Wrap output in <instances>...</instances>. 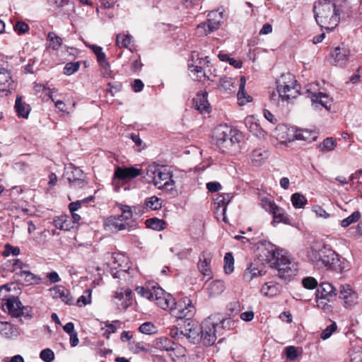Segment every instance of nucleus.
<instances>
[{"label":"nucleus","instance_id":"44","mask_svg":"<svg viewBox=\"0 0 362 362\" xmlns=\"http://www.w3.org/2000/svg\"><path fill=\"white\" fill-rule=\"evenodd\" d=\"M47 39L50 42L49 47L54 49L57 50L60 48L62 40L60 37L53 32H49L47 35Z\"/></svg>","mask_w":362,"mask_h":362},{"label":"nucleus","instance_id":"49","mask_svg":"<svg viewBox=\"0 0 362 362\" xmlns=\"http://www.w3.org/2000/svg\"><path fill=\"white\" fill-rule=\"evenodd\" d=\"M224 270L226 274H230L234 269V259L231 252H227L224 257Z\"/></svg>","mask_w":362,"mask_h":362},{"label":"nucleus","instance_id":"51","mask_svg":"<svg viewBox=\"0 0 362 362\" xmlns=\"http://www.w3.org/2000/svg\"><path fill=\"white\" fill-rule=\"evenodd\" d=\"M188 66L189 70L196 76L197 81H202V78L205 77V71L201 66L189 64Z\"/></svg>","mask_w":362,"mask_h":362},{"label":"nucleus","instance_id":"60","mask_svg":"<svg viewBox=\"0 0 362 362\" xmlns=\"http://www.w3.org/2000/svg\"><path fill=\"white\" fill-rule=\"evenodd\" d=\"M262 207L267 211L272 213L274 210L278 206L274 202L268 199H262Z\"/></svg>","mask_w":362,"mask_h":362},{"label":"nucleus","instance_id":"11","mask_svg":"<svg viewBox=\"0 0 362 362\" xmlns=\"http://www.w3.org/2000/svg\"><path fill=\"white\" fill-rule=\"evenodd\" d=\"M142 175V170L134 167H117L115 170L113 182L117 180L127 182Z\"/></svg>","mask_w":362,"mask_h":362},{"label":"nucleus","instance_id":"17","mask_svg":"<svg viewBox=\"0 0 362 362\" xmlns=\"http://www.w3.org/2000/svg\"><path fill=\"white\" fill-rule=\"evenodd\" d=\"M211 255L209 252H203L199 256V261L197 267L198 269L202 274L208 279L212 276V272L211 270Z\"/></svg>","mask_w":362,"mask_h":362},{"label":"nucleus","instance_id":"16","mask_svg":"<svg viewBox=\"0 0 362 362\" xmlns=\"http://www.w3.org/2000/svg\"><path fill=\"white\" fill-rule=\"evenodd\" d=\"M105 226L114 231L125 230L136 226L135 221L124 222L118 216H111L105 221Z\"/></svg>","mask_w":362,"mask_h":362},{"label":"nucleus","instance_id":"40","mask_svg":"<svg viewBox=\"0 0 362 362\" xmlns=\"http://www.w3.org/2000/svg\"><path fill=\"white\" fill-rule=\"evenodd\" d=\"M291 200L293 206L296 209L303 208L308 202L303 194L298 192L292 194Z\"/></svg>","mask_w":362,"mask_h":362},{"label":"nucleus","instance_id":"52","mask_svg":"<svg viewBox=\"0 0 362 362\" xmlns=\"http://www.w3.org/2000/svg\"><path fill=\"white\" fill-rule=\"evenodd\" d=\"M156 327L151 322H146L141 324L139 328L140 332L145 334H151L156 332Z\"/></svg>","mask_w":362,"mask_h":362},{"label":"nucleus","instance_id":"22","mask_svg":"<svg viewBox=\"0 0 362 362\" xmlns=\"http://www.w3.org/2000/svg\"><path fill=\"white\" fill-rule=\"evenodd\" d=\"M293 136L297 140H302L310 143L317 139L318 134L313 130L296 129Z\"/></svg>","mask_w":362,"mask_h":362},{"label":"nucleus","instance_id":"35","mask_svg":"<svg viewBox=\"0 0 362 362\" xmlns=\"http://www.w3.org/2000/svg\"><path fill=\"white\" fill-rule=\"evenodd\" d=\"M147 228H151L155 230H162L165 228V222L157 218H148L145 221Z\"/></svg>","mask_w":362,"mask_h":362},{"label":"nucleus","instance_id":"28","mask_svg":"<svg viewBox=\"0 0 362 362\" xmlns=\"http://www.w3.org/2000/svg\"><path fill=\"white\" fill-rule=\"evenodd\" d=\"M245 84H246L245 77L241 76L240 79L239 90L237 94L238 100L239 104L240 105H243L245 103L250 102L252 100V98L247 94V93L245 90Z\"/></svg>","mask_w":362,"mask_h":362},{"label":"nucleus","instance_id":"37","mask_svg":"<svg viewBox=\"0 0 362 362\" xmlns=\"http://www.w3.org/2000/svg\"><path fill=\"white\" fill-rule=\"evenodd\" d=\"M336 146V140L332 137H327L318 145V148L320 151L325 153L333 151Z\"/></svg>","mask_w":362,"mask_h":362},{"label":"nucleus","instance_id":"63","mask_svg":"<svg viewBox=\"0 0 362 362\" xmlns=\"http://www.w3.org/2000/svg\"><path fill=\"white\" fill-rule=\"evenodd\" d=\"M136 291L139 293L141 295V296L148 299L151 300L153 298L152 291L146 289L144 287H137Z\"/></svg>","mask_w":362,"mask_h":362},{"label":"nucleus","instance_id":"3","mask_svg":"<svg viewBox=\"0 0 362 362\" xmlns=\"http://www.w3.org/2000/svg\"><path fill=\"white\" fill-rule=\"evenodd\" d=\"M276 83L277 91H272L270 94V102L273 105L284 106V103H288L299 95V85L293 74H282Z\"/></svg>","mask_w":362,"mask_h":362},{"label":"nucleus","instance_id":"36","mask_svg":"<svg viewBox=\"0 0 362 362\" xmlns=\"http://www.w3.org/2000/svg\"><path fill=\"white\" fill-rule=\"evenodd\" d=\"M154 302L163 310H166L168 308L171 310L174 305V300L172 296L167 293L163 296L158 297V299Z\"/></svg>","mask_w":362,"mask_h":362},{"label":"nucleus","instance_id":"14","mask_svg":"<svg viewBox=\"0 0 362 362\" xmlns=\"http://www.w3.org/2000/svg\"><path fill=\"white\" fill-rule=\"evenodd\" d=\"M336 295V289L331 284L327 282L321 283L316 291V298L318 306H320V303L325 304V305H327V303H324L323 300H327L329 301V298L334 297Z\"/></svg>","mask_w":362,"mask_h":362},{"label":"nucleus","instance_id":"4","mask_svg":"<svg viewBox=\"0 0 362 362\" xmlns=\"http://www.w3.org/2000/svg\"><path fill=\"white\" fill-rule=\"evenodd\" d=\"M314 17L322 29L334 30L339 23V13L334 3L329 0H318L313 6Z\"/></svg>","mask_w":362,"mask_h":362},{"label":"nucleus","instance_id":"41","mask_svg":"<svg viewBox=\"0 0 362 362\" xmlns=\"http://www.w3.org/2000/svg\"><path fill=\"white\" fill-rule=\"evenodd\" d=\"M64 177L69 181V177H73L74 180H76L79 177H84L83 172L79 168L76 167H69L66 169V171L64 174Z\"/></svg>","mask_w":362,"mask_h":362},{"label":"nucleus","instance_id":"61","mask_svg":"<svg viewBox=\"0 0 362 362\" xmlns=\"http://www.w3.org/2000/svg\"><path fill=\"white\" fill-rule=\"evenodd\" d=\"M240 310V303L237 301L230 303L227 305V311L229 315H236Z\"/></svg>","mask_w":362,"mask_h":362},{"label":"nucleus","instance_id":"25","mask_svg":"<svg viewBox=\"0 0 362 362\" xmlns=\"http://www.w3.org/2000/svg\"><path fill=\"white\" fill-rule=\"evenodd\" d=\"M211 316L212 317H214V320L218 321V322H216V323H215V325L216 326L218 330H219V329L229 330L235 326L234 320H233L230 317H228V318L222 317L221 314H220V313L211 315Z\"/></svg>","mask_w":362,"mask_h":362},{"label":"nucleus","instance_id":"6","mask_svg":"<svg viewBox=\"0 0 362 362\" xmlns=\"http://www.w3.org/2000/svg\"><path fill=\"white\" fill-rule=\"evenodd\" d=\"M172 315L177 318V325L180 326L192 321V318L194 315L195 309L192 305L191 300L186 298L182 303H179L175 308L171 309Z\"/></svg>","mask_w":362,"mask_h":362},{"label":"nucleus","instance_id":"31","mask_svg":"<svg viewBox=\"0 0 362 362\" xmlns=\"http://www.w3.org/2000/svg\"><path fill=\"white\" fill-rule=\"evenodd\" d=\"M225 289L222 281L216 280L211 282L207 288L209 296L212 297L221 294Z\"/></svg>","mask_w":362,"mask_h":362},{"label":"nucleus","instance_id":"64","mask_svg":"<svg viewBox=\"0 0 362 362\" xmlns=\"http://www.w3.org/2000/svg\"><path fill=\"white\" fill-rule=\"evenodd\" d=\"M233 78H222L220 80V86L225 90L230 89L233 84Z\"/></svg>","mask_w":362,"mask_h":362},{"label":"nucleus","instance_id":"38","mask_svg":"<svg viewBox=\"0 0 362 362\" xmlns=\"http://www.w3.org/2000/svg\"><path fill=\"white\" fill-rule=\"evenodd\" d=\"M18 275L24 278V281L28 284H38L40 281V278L33 274L30 271L25 270L19 271L16 272Z\"/></svg>","mask_w":362,"mask_h":362},{"label":"nucleus","instance_id":"32","mask_svg":"<svg viewBox=\"0 0 362 362\" xmlns=\"http://www.w3.org/2000/svg\"><path fill=\"white\" fill-rule=\"evenodd\" d=\"M245 123L249 131L254 135L259 137L264 136V131L257 122L253 121V118L252 117H247Z\"/></svg>","mask_w":362,"mask_h":362},{"label":"nucleus","instance_id":"9","mask_svg":"<svg viewBox=\"0 0 362 362\" xmlns=\"http://www.w3.org/2000/svg\"><path fill=\"white\" fill-rule=\"evenodd\" d=\"M175 183L173 175L170 170L161 166L153 184L159 189L171 192L175 189Z\"/></svg>","mask_w":362,"mask_h":362},{"label":"nucleus","instance_id":"13","mask_svg":"<svg viewBox=\"0 0 362 362\" xmlns=\"http://www.w3.org/2000/svg\"><path fill=\"white\" fill-rule=\"evenodd\" d=\"M308 97L310 98L312 105L314 109H320L325 107L327 110L329 111L332 105V100L328 95L321 92L313 93L309 90H307Z\"/></svg>","mask_w":362,"mask_h":362},{"label":"nucleus","instance_id":"39","mask_svg":"<svg viewBox=\"0 0 362 362\" xmlns=\"http://www.w3.org/2000/svg\"><path fill=\"white\" fill-rule=\"evenodd\" d=\"M117 206L122 211L120 215H117L124 222H129L133 217V212L129 206L122 204H117Z\"/></svg>","mask_w":362,"mask_h":362},{"label":"nucleus","instance_id":"45","mask_svg":"<svg viewBox=\"0 0 362 362\" xmlns=\"http://www.w3.org/2000/svg\"><path fill=\"white\" fill-rule=\"evenodd\" d=\"M132 36L129 34L119 33L117 35L116 44L119 47L128 48L131 44Z\"/></svg>","mask_w":362,"mask_h":362},{"label":"nucleus","instance_id":"50","mask_svg":"<svg viewBox=\"0 0 362 362\" xmlns=\"http://www.w3.org/2000/svg\"><path fill=\"white\" fill-rule=\"evenodd\" d=\"M360 217H361L360 212L358 211H356L351 215L348 216L347 218H344L341 221V226L344 228L348 227L353 223H355L357 221H358Z\"/></svg>","mask_w":362,"mask_h":362},{"label":"nucleus","instance_id":"19","mask_svg":"<svg viewBox=\"0 0 362 362\" xmlns=\"http://www.w3.org/2000/svg\"><path fill=\"white\" fill-rule=\"evenodd\" d=\"M349 52L344 47H337L331 53L333 58V64L339 66L345 65L348 61Z\"/></svg>","mask_w":362,"mask_h":362},{"label":"nucleus","instance_id":"1","mask_svg":"<svg viewBox=\"0 0 362 362\" xmlns=\"http://www.w3.org/2000/svg\"><path fill=\"white\" fill-rule=\"evenodd\" d=\"M259 256L262 261L271 264L272 267L278 270V275L284 279L296 274L297 263L284 250H279L275 245L268 243L260 249Z\"/></svg>","mask_w":362,"mask_h":362},{"label":"nucleus","instance_id":"21","mask_svg":"<svg viewBox=\"0 0 362 362\" xmlns=\"http://www.w3.org/2000/svg\"><path fill=\"white\" fill-rule=\"evenodd\" d=\"M15 88L16 85L12 79L11 73L4 69H1V93H10L11 90H14ZM6 94L7 93H6Z\"/></svg>","mask_w":362,"mask_h":362},{"label":"nucleus","instance_id":"53","mask_svg":"<svg viewBox=\"0 0 362 362\" xmlns=\"http://www.w3.org/2000/svg\"><path fill=\"white\" fill-rule=\"evenodd\" d=\"M80 67V62H69L67 63L64 68V74L70 76L77 71Z\"/></svg>","mask_w":362,"mask_h":362},{"label":"nucleus","instance_id":"2","mask_svg":"<svg viewBox=\"0 0 362 362\" xmlns=\"http://www.w3.org/2000/svg\"><path fill=\"white\" fill-rule=\"evenodd\" d=\"M308 258L318 269L343 272L347 269L338 254L329 245L322 243L313 245L308 251Z\"/></svg>","mask_w":362,"mask_h":362},{"label":"nucleus","instance_id":"55","mask_svg":"<svg viewBox=\"0 0 362 362\" xmlns=\"http://www.w3.org/2000/svg\"><path fill=\"white\" fill-rule=\"evenodd\" d=\"M302 284L303 287L307 289H314L318 287L317 280L312 276H308L304 278L302 280Z\"/></svg>","mask_w":362,"mask_h":362},{"label":"nucleus","instance_id":"33","mask_svg":"<svg viewBox=\"0 0 362 362\" xmlns=\"http://www.w3.org/2000/svg\"><path fill=\"white\" fill-rule=\"evenodd\" d=\"M97 60L103 69V76H110L111 74L110 64L106 58L105 54L103 51L97 56Z\"/></svg>","mask_w":362,"mask_h":362},{"label":"nucleus","instance_id":"30","mask_svg":"<svg viewBox=\"0 0 362 362\" xmlns=\"http://www.w3.org/2000/svg\"><path fill=\"white\" fill-rule=\"evenodd\" d=\"M232 196L228 193L218 194L214 199V204L217 205V209L222 208V214H224L228 204L230 203Z\"/></svg>","mask_w":362,"mask_h":362},{"label":"nucleus","instance_id":"8","mask_svg":"<svg viewBox=\"0 0 362 362\" xmlns=\"http://www.w3.org/2000/svg\"><path fill=\"white\" fill-rule=\"evenodd\" d=\"M6 302L2 305L4 310H7L9 315L12 317L28 316L30 309L22 305L18 298L15 296H5Z\"/></svg>","mask_w":362,"mask_h":362},{"label":"nucleus","instance_id":"7","mask_svg":"<svg viewBox=\"0 0 362 362\" xmlns=\"http://www.w3.org/2000/svg\"><path fill=\"white\" fill-rule=\"evenodd\" d=\"M217 320H214V317L209 316L202 324L200 339H202L204 344L211 346L214 344L217 339L216 332H218L215 323Z\"/></svg>","mask_w":362,"mask_h":362},{"label":"nucleus","instance_id":"34","mask_svg":"<svg viewBox=\"0 0 362 362\" xmlns=\"http://www.w3.org/2000/svg\"><path fill=\"white\" fill-rule=\"evenodd\" d=\"M175 344L167 337H160L154 341V347L160 351H167L170 347L175 346Z\"/></svg>","mask_w":362,"mask_h":362},{"label":"nucleus","instance_id":"42","mask_svg":"<svg viewBox=\"0 0 362 362\" xmlns=\"http://www.w3.org/2000/svg\"><path fill=\"white\" fill-rule=\"evenodd\" d=\"M144 205L146 208L152 210H157L161 208L162 206L160 199L156 196L146 198L144 201Z\"/></svg>","mask_w":362,"mask_h":362},{"label":"nucleus","instance_id":"48","mask_svg":"<svg viewBox=\"0 0 362 362\" xmlns=\"http://www.w3.org/2000/svg\"><path fill=\"white\" fill-rule=\"evenodd\" d=\"M21 253V250L17 246H13L9 243L4 245V250L1 252V255L4 257L13 256L16 257Z\"/></svg>","mask_w":362,"mask_h":362},{"label":"nucleus","instance_id":"10","mask_svg":"<svg viewBox=\"0 0 362 362\" xmlns=\"http://www.w3.org/2000/svg\"><path fill=\"white\" fill-rule=\"evenodd\" d=\"M201 327L193 320L180 325V334L185 337L190 343L197 344L200 341Z\"/></svg>","mask_w":362,"mask_h":362},{"label":"nucleus","instance_id":"24","mask_svg":"<svg viewBox=\"0 0 362 362\" xmlns=\"http://www.w3.org/2000/svg\"><path fill=\"white\" fill-rule=\"evenodd\" d=\"M53 292V298H60L67 305L73 304V298L70 295V292L63 286H57L51 290Z\"/></svg>","mask_w":362,"mask_h":362},{"label":"nucleus","instance_id":"47","mask_svg":"<svg viewBox=\"0 0 362 362\" xmlns=\"http://www.w3.org/2000/svg\"><path fill=\"white\" fill-rule=\"evenodd\" d=\"M161 166L156 165H149L146 169V176L148 182L153 183L156 178L157 173L160 170Z\"/></svg>","mask_w":362,"mask_h":362},{"label":"nucleus","instance_id":"23","mask_svg":"<svg viewBox=\"0 0 362 362\" xmlns=\"http://www.w3.org/2000/svg\"><path fill=\"white\" fill-rule=\"evenodd\" d=\"M14 108L19 117L25 119L28 117L30 112V105L25 103H23L21 95L16 97Z\"/></svg>","mask_w":362,"mask_h":362},{"label":"nucleus","instance_id":"62","mask_svg":"<svg viewBox=\"0 0 362 362\" xmlns=\"http://www.w3.org/2000/svg\"><path fill=\"white\" fill-rule=\"evenodd\" d=\"M261 292L263 293L264 295H270L273 296L275 294L276 292V286L274 284H269L268 283H266L262 288Z\"/></svg>","mask_w":362,"mask_h":362},{"label":"nucleus","instance_id":"27","mask_svg":"<svg viewBox=\"0 0 362 362\" xmlns=\"http://www.w3.org/2000/svg\"><path fill=\"white\" fill-rule=\"evenodd\" d=\"M268 156L267 151L262 148H256L253 150L251 154L252 162L254 165L259 166L264 163Z\"/></svg>","mask_w":362,"mask_h":362},{"label":"nucleus","instance_id":"5","mask_svg":"<svg viewBox=\"0 0 362 362\" xmlns=\"http://www.w3.org/2000/svg\"><path fill=\"white\" fill-rule=\"evenodd\" d=\"M214 139L217 146L223 152H226L238 148L242 134L236 129L227 125H219L214 130Z\"/></svg>","mask_w":362,"mask_h":362},{"label":"nucleus","instance_id":"26","mask_svg":"<svg viewBox=\"0 0 362 362\" xmlns=\"http://www.w3.org/2000/svg\"><path fill=\"white\" fill-rule=\"evenodd\" d=\"M54 226L60 230H69L74 228V222L71 217L62 215L54 219Z\"/></svg>","mask_w":362,"mask_h":362},{"label":"nucleus","instance_id":"18","mask_svg":"<svg viewBox=\"0 0 362 362\" xmlns=\"http://www.w3.org/2000/svg\"><path fill=\"white\" fill-rule=\"evenodd\" d=\"M206 92H199L193 100V105L196 110L201 113L209 112V103L207 100Z\"/></svg>","mask_w":362,"mask_h":362},{"label":"nucleus","instance_id":"59","mask_svg":"<svg viewBox=\"0 0 362 362\" xmlns=\"http://www.w3.org/2000/svg\"><path fill=\"white\" fill-rule=\"evenodd\" d=\"M285 353L286 357L291 361L296 360L298 356L297 349L293 346H287L285 349Z\"/></svg>","mask_w":362,"mask_h":362},{"label":"nucleus","instance_id":"29","mask_svg":"<svg viewBox=\"0 0 362 362\" xmlns=\"http://www.w3.org/2000/svg\"><path fill=\"white\" fill-rule=\"evenodd\" d=\"M4 269H7L12 272H16L17 269H20V271L25 270L29 267L28 264L23 263L19 259H13L8 260L4 264Z\"/></svg>","mask_w":362,"mask_h":362},{"label":"nucleus","instance_id":"57","mask_svg":"<svg viewBox=\"0 0 362 362\" xmlns=\"http://www.w3.org/2000/svg\"><path fill=\"white\" fill-rule=\"evenodd\" d=\"M13 29L18 35H23L29 30V25L23 21H18L13 26Z\"/></svg>","mask_w":362,"mask_h":362},{"label":"nucleus","instance_id":"58","mask_svg":"<svg viewBox=\"0 0 362 362\" xmlns=\"http://www.w3.org/2000/svg\"><path fill=\"white\" fill-rule=\"evenodd\" d=\"M336 329L337 325L335 322H332L322 332L321 338L324 340L329 339Z\"/></svg>","mask_w":362,"mask_h":362},{"label":"nucleus","instance_id":"56","mask_svg":"<svg viewBox=\"0 0 362 362\" xmlns=\"http://www.w3.org/2000/svg\"><path fill=\"white\" fill-rule=\"evenodd\" d=\"M69 182L71 186L74 188H83L87 184V182L85 180L84 177H79L76 180H74L73 177H69Z\"/></svg>","mask_w":362,"mask_h":362},{"label":"nucleus","instance_id":"15","mask_svg":"<svg viewBox=\"0 0 362 362\" xmlns=\"http://www.w3.org/2000/svg\"><path fill=\"white\" fill-rule=\"evenodd\" d=\"M339 297L344 302L345 306H351L357 303V293L349 284L340 285Z\"/></svg>","mask_w":362,"mask_h":362},{"label":"nucleus","instance_id":"12","mask_svg":"<svg viewBox=\"0 0 362 362\" xmlns=\"http://www.w3.org/2000/svg\"><path fill=\"white\" fill-rule=\"evenodd\" d=\"M223 16L222 13L211 11L208 14V19L206 23L200 24L198 28H203L207 34L218 30L223 23Z\"/></svg>","mask_w":362,"mask_h":362},{"label":"nucleus","instance_id":"46","mask_svg":"<svg viewBox=\"0 0 362 362\" xmlns=\"http://www.w3.org/2000/svg\"><path fill=\"white\" fill-rule=\"evenodd\" d=\"M272 214L273 215L274 221L276 223H286L288 221V218L286 216L284 209L279 206H277Z\"/></svg>","mask_w":362,"mask_h":362},{"label":"nucleus","instance_id":"20","mask_svg":"<svg viewBox=\"0 0 362 362\" xmlns=\"http://www.w3.org/2000/svg\"><path fill=\"white\" fill-rule=\"evenodd\" d=\"M258 262H251L244 272L243 279L246 281H250L254 278L265 274V271L257 266Z\"/></svg>","mask_w":362,"mask_h":362},{"label":"nucleus","instance_id":"43","mask_svg":"<svg viewBox=\"0 0 362 362\" xmlns=\"http://www.w3.org/2000/svg\"><path fill=\"white\" fill-rule=\"evenodd\" d=\"M166 352L173 361H176L177 358L180 356H184L185 350L182 346L175 344L173 346V347H170Z\"/></svg>","mask_w":362,"mask_h":362},{"label":"nucleus","instance_id":"54","mask_svg":"<svg viewBox=\"0 0 362 362\" xmlns=\"http://www.w3.org/2000/svg\"><path fill=\"white\" fill-rule=\"evenodd\" d=\"M40 358L45 362H52L54 359V353L50 349H45L41 351Z\"/></svg>","mask_w":362,"mask_h":362}]
</instances>
